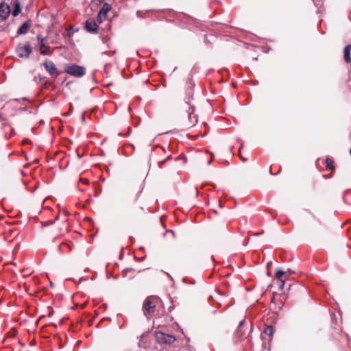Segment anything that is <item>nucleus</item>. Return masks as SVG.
Here are the masks:
<instances>
[{
  "label": "nucleus",
  "mask_w": 351,
  "mask_h": 351,
  "mask_svg": "<svg viewBox=\"0 0 351 351\" xmlns=\"http://www.w3.org/2000/svg\"><path fill=\"white\" fill-rule=\"evenodd\" d=\"M160 302V300L158 297L154 295L148 296L143 304V314L147 317L152 316L155 312L156 306Z\"/></svg>",
  "instance_id": "f257e3e1"
},
{
  "label": "nucleus",
  "mask_w": 351,
  "mask_h": 351,
  "mask_svg": "<svg viewBox=\"0 0 351 351\" xmlns=\"http://www.w3.org/2000/svg\"><path fill=\"white\" fill-rule=\"evenodd\" d=\"M64 71L73 76L80 77L85 75L86 69L84 67L79 65H66Z\"/></svg>",
  "instance_id": "f03ea898"
},
{
  "label": "nucleus",
  "mask_w": 351,
  "mask_h": 351,
  "mask_svg": "<svg viewBox=\"0 0 351 351\" xmlns=\"http://www.w3.org/2000/svg\"><path fill=\"white\" fill-rule=\"evenodd\" d=\"M32 47L29 43L19 44L16 48V53L18 56L22 58H27L32 53Z\"/></svg>",
  "instance_id": "7ed1b4c3"
},
{
  "label": "nucleus",
  "mask_w": 351,
  "mask_h": 351,
  "mask_svg": "<svg viewBox=\"0 0 351 351\" xmlns=\"http://www.w3.org/2000/svg\"><path fill=\"white\" fill-rule=\"evenodd\" d=\"M43 66L52 77L56 78L58 76L59 73L58 72L57 67L53 62L49 60L45 61L43 63Z\"/></svg>",
  "instance_id": "20e7f679"
},
{
  "label": "nucleus",
  "mask_w": 351,
  "mask_h": 351,
  "mask_svg": "<svg viewBox=\"0 0 351 351\" xmlns=\"http://www.w3.org/2000/svg\"><path fill=\"white\" fill-rule=\"evenodd\" d=\"M111 10V6L110 4L105 3L102 8L99 10L97 18V22L98 23H101L106 18L107 13Z\"/></svg>",
  "instance_id": "39448f33"
},
{
  "label": "nucleus",
  "mask_w": 351,
  "mask_h": 351,
  "mask_svg": "<svg viewBox=\"0 0 351 351\" xmlns=\"http://www.w3.org/2000/svg\"><path fill=\"white\" fill-rule=\"evenodd\" d=\"M156 338L159 342L168 344H171L176 341L174 336L167 335L163 332L156 333Z\"/></svg>",
  "instance_id": "423d86ee"
},
{
  "label": "nucleus",
  "mask_w": 351,
  "mask_h": 351,
  "mask_svg": "<svg viewBox=\"0 0 351 351\" xmlns=\"http://www.w3.org/2000/svg\"><path fill=\"white\" fill-rule=\"evenodd\" d=\"M10 14V7L4 3H0V17L5 20Z\"/></svg>",
  "instance_id": "0eeeda50"
},
{
  "label": "nucleus",
  "mask_w": 351,
  "mask_h": 351,
  "mask_svg": "<svg viewBox=\"0 0 351 351\" xmlns=\"http://www.w3.org/2000/svg\"><path fill=\"white\" fill-rule=\"evenodd\" d=\"M86 29L91 33H97V24L95 19H89L86 22Z\"/></svg>",
  "instance_id": "6e6552de"
},
{
  "label": "nucleus",
  "mask_w": 351,
  "mask_h": 351,
  "mask_svg": "<svg viewBox=\"0 0 351 351\" xmlns=\"http://www.w3.org/2000/svg\"><path fill=\"white\" fill-rule=\"evenodd\" d=\"M274 332V328L271 326H267L263 332V334L261 335L263 339H265V336H268L267 341H271L273 337V335Z\"/></svg>",
  "instance_id": "1a4fd4ad"
},
{
  "label": "nucleus",
  "mask_w": 351,
  "mask_h": 351,
  "mask_svg": "<svg viewBox=\"0 0 351 351\" xmlns=\"http://www.w3.org/2000/svg\"><path fill=\"white\" fill-rule=\"evenodd\" d=\"M350 51H351V45H348L345 47L344 51H343V58L344 60L347 63H350L351 62V58H350Z\"/></svg>",
  "instance_id": "9d476101"
},
{
  "label": "nucleus",
  "mask_w": 351,
  "mask_h": 351,
  "mask_svg": "<svg viewBox=\"0 0 351 351\" xmlns=\"http://www.w3.org/2000/svg\"><path fill=\"white\" fill-rule=\"evenodd\" d=\"M30 27V23L28 21L24 22L17 30L18 34H25Z\"/></svg>",
  "instance_id": "9b49d317"
},
{
  "label": "nucleus",
  "mask_w": 351,
  "mask_h": 351,
  "mask_svg": "<svg viewBox=\"0 0 351 351\" xmlns=\"http://www.w3.org/2000/svg\"><path fill=\"white\" fill-rule=\"evenodd\" d=\"M39 51L42 55H51L52 53L50 47L45 43H40Z\"/></svg>",
  "instance_id": "f8f14e48"
},
{
  "label": "nucleus",
  "mask_w": 351,
  "mask_h": 351,
  "mask_svg": "<svg viewBox=\"0 0 351 351\" xmlns=\"http://www.w3.org/2000/svg\"><path fill=\"white\" fill-rule=\"evenodd\" d=\"M21 12V4L19 0H15L14 2V10H12L13 16H18Z\"/></svg>",
  "instance_id": "ddd939ff"
},
{
  "label": "nucleus",
  "mask_w": 351,
  "mask_h": 351,
  "mask_svg": "<svg viewBox=\"0 0 351 351\" xmlns=\"http://www.w3.org/2000/svg\"><path fill=\"white\" fill-rule=\"evenodd\" d=\"M325 163H326V170L333 171L335 169L334 161L332 159H331L330 158H327L325 160Z\"/></svg>",
  "instance_id": "4468645a"
},
{
  "label": "nucleus",
  "mask_w": 351,
  "mask_h": 351,
  "mask_svg": "<svg viewBox=\"0 0 351 351\" xmlns=\"http://www.w3.org/2000/svg\"><path fill=\"white\" fill-rule=\"evenodd\" d=\"M284 275H285V271H282V269H276V273H275V276H276V278L278 280H282L281 278H282V277Z\"/></svg>",
  "instance_id": "2eb2a0df"
},
{
  "label": "nucleus",
  "mask_w": 351,
  "mask_h": 351,
  "mask_svg": "<svg viewBox=\"0 0 351 351\" xmlns=\"http://www.w3.org/2000/svg\"><path fill=\"white\" fill-rule=\"evenodd\" d=\"M37 40L39 42V44L40 45V43H45V42L47 41V38L43 37L40 34H38L37 36Z\"/></svg>",
  "instance_id": "dca6fc26"
},
{
  "label": "nucleus",
  "mask_w": 351,
  "mask_h": 351,
  "mask_svg": "<svg viewBox=\"0 0 351 351\" xmlns=\"http://www.w3.org/2000/svg\"><path fill=\"white\" fill-rule=\"evenodd\" d=\"M189 95V97L187 98H186L185 99H186V103L189 105L190 100H191V99H192V95H193V90L192 89H190Z\"/></svg>",
  "instance_id": "f3484780"
},
{
  "label": "nucleus",
  "mask_w": 351,
  "mask_h": 351,
  "mask_svg": "<svg viewBox=\"0 0 351 351\" xmlns=\"http://www.w3.org/2000/svg\"><path fill=\"white\" fill-rule=\"evenodd\" d=\"M171 158V156L170 155H169V156H168L165 159H164V160H161V161H160V162H158V166H159L160 167H162V165L163 163H165L166 161H167L168 160H169Z\"/></svg>",
  "instance_id": "a211bd4d"
},
{
  "label": "nucleus",
  "mask_w": 351,
  "mask_h": 351,
  "mask_svg": "<svg viewBox=\"0 0 351 351\" xmlns=\"http://www.w3.org/2000/svg\"><path fill=\"white\" fill-rule=\"evenodd\" d=\"M280 282L279 288L280 290H282L284 288L285 284V281L283 280H280Z\"/></svg>",
  "instance_id": "6ab92c4d"
},
{
  "label": "nucleus",
  "mask_w": 351,
  "mask_h": 351,
  "mask_svg": "<svg viewBox=\"0 0 351 351\" xmlns=\"http://www.w3.org/2000/svg\"><path fill=\"white\" fill-rule=\"evenodd\" d=\"M80 181L84 184H88L89 183V181L86 178H80Z\"/></svg>",
  "instance_id": "aec40b11"
},
{
  "label": "nucleus",
  "mask_w": 351,
  "mask_h": 351,
  "mask_svg": "<svg viewBox=\"0 0 351 351\" xmlns=\"http://www.w3.org/2000/svg\"><path fill=\"white\" fill-rule=\"evenodd\" d=\"M193 120H192L191 122V125H194L197 121V118H196V117L195 115L193 116Z\"/></svg>",
  "instance_id": "412c9836"
},
{
  "label": "nucleus",
  "mask_w": 351,
  "mask_h": 351,
  "mask_svg": "<svg viewBox=\"0 0 351 351\" xmlns=\"http://www.w3.org/2000/svg\"><path fill=\"white\" fill-rule=\"evenodd\" d=\"M51 223H53V222H51V221H45V222L43 223V226H47Z\"/></svg>",
  "instance_id": "4be33fe9"
},
{
  "label": "nucleus",
  "mask_w": 351,
  "mask_h": 351,
  "mask_svg": "<svg viewBox=\"0 0 351 351\" xmlns=\"http://www.w3.org/2000/svg\"><path fill=\"white\" fill-rule=\"evenodd\" d=\"M189 119H192V114L191 113H189Z\"/></svg>",
  "instance_id": "5701e85b"
},
{
  "label": "nucleus",
  "mask_w": 351,
  "mask_h": 351,
  "mask_svg": "<svg viewBox=\"0 0 351 351\" xmlns=\"http://www.w3.org/2000/svg\"><path fill=\"white\" fill-rule=\"evenodd\" d=\"M0 119L1 120H3L4 119L3 117H2V115H1V114H0Z\"/></svg>",
  "instance_id": "b1692460"
},
{
  "label": "nucleus",
  "mask_w": 351,
  "mask_h": 351,
  "mask_svg": "<svg viewBox=\"0 0 351 351\" xmlns=\"http://www.w3.org/2000/svg\"><path fill=\"white\" fill-rule=\"evenodd\" d=\"M243 322H244V321H243H243H241V322H240V324H239V326H241V325L243 324Z\"/></svg>",
  "instance_id": "393cba45"
},
{
  "label": "nucleus",
  "mask_w": 351,
  "mask_h": 351,
  "mask_svg": "<svg viewBox=\"0 0 351 351\" xmlns=\"http://www.w3.org/2000/svg\"><path fill=\"white\" fill-rule=\"evenodd\" d=\"M97 1H99V3H102L104 0H97Z\"/></svg>",
  "instance_id": "a878e982"
},
{
  "label": "nucleus",
  "mask_w": 351,
  "mask_h": 351,
  "mask_svg": "<svg viewBox=\"0 0 351 351\" xmlns=\"http://www.w3.org/2000/svg\"><path fill=\"white\" fill-rule=\"evenodd\" d=\"M140 209L143 211V208L142 207L140 208Z\"/></svg>",
  "instance_id": "bb28decb"
}]
</instances>
